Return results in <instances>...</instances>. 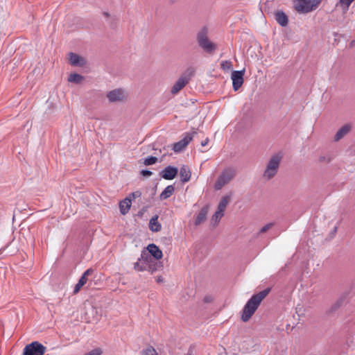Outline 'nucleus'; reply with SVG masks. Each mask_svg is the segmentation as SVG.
Listing matches in <instances>:
<instances>
[{
    "label": "nucleus",
    "mask_w": 355,
    "mask_h": 355,
    "mask_svg": "<svg viewBox=\"0 0 355 355\" xmlns=\"http://www.w3.org/2000/svg\"><path fill=\"white\" fill-rule=\"evenodd\" d=\"M235 175L236 170L234 168L230 167L224 169L215 183V189H221L225 185L228 184L235 177Z\"/></svg>",
    "instance_id": "nucleus-4"
},
{
    "label": "nucleus",
    "mask_w": 355,
    "mask_h": 355,
    "mask_svg": "<svg viewBox=\"0 0 355 355\" xmlns=\"http://www.w3.org/2000/svg\"><path fill=\"white\" fill-rule=\"evenodd\" d=\"M171 4L176 3L178 0H168Z\"/></svg>",
    "instance_id": "nucleus-37"
},
{
    "label": "nucleus",
    "mask_w": 355,
    "mask_h": 355,
    "mask_svg": "<svg viewBox=\"0 0 355 355\" xmlns=\"http://www.w3.org/2000/svg\"><path fill=\"white\" fill-rule=\"evenodd\" d=\"M141 174L144 177H149L153 174V173L148 170H142L141 171Z\"/></svg>",
    "instance_id": "nucleus-33"
},
{
    "label": "nucleus",
    "mask_w": 355,
    "mask_h": 355,
    "mask_svg": "<svg viewBox=\"0 0 355 355\" xmlns=\"http://www.w3.org/2000/svg\"><path fill=\"white\" fill-rule=\"evenodd\" d=\"M196 134V131L191 132H186L183 135V138L173 145V150L175 153L181 152L192 140L193 137Z\"/></svg>",
    "instance_id": "nucleus-7"
},
{
    "label": "nucleus",
    "mask_w": 355,
    "mask_h": 355,
    "mask_svg": "<svg viewBox=\"0 0 355 355\" xmlns=\"http://www.w3.org/2000/svg\"><path fill=\"white\" fill-rule=\"evenodd\" d=\"M157 161V158L156 157L150 156L144 159V164L146 166L152 165L155 164Z\"/></svg>",
    "instance_id": "nucleus-27"
},
{
    "label": "nucleus",
    "mask_w": 355,
    "mask_h": 355,
    "mask_svg": "<svg viewBox=\"0 0 355 355\" xmlns=\"http://www.w3.org/2000/svg\"><path fill=\"white\" fill-rule=\"evenodd\" d=\"M206 215H207V210L205 209H201L196 218L195 224L199 225L202 221H204L206 218Z\"/></svg>",
    "instance_id": "nucleus-24"
},
{
    "label": "nucleus",
    "mask_w": 355,
    "mask_h": 355,
    "mask_svg": "<svg viewBox=\"0 0 355 355\" xmlns=\"http://www.w3.org/2000/svg\"><path fill=\"white\" fill-rule=\"evenodd\" d=\"M224 216V212L220 211L218 210H216V212L214 214L211 218V224L214 226H216L218 225L219 221L220 220L221 218Z\"/></svg>",
    "instance_id": "nucleus-23"
},
{
    "label": "nucleus",
    "mask_w": 355,
    "mask_h": 355,
    "mask_svg": "<svg viewBox=\"0 0 355 355\" xmlns=\"http://www.w3.org/2000/svg\"><path fill=\"white\" fill-rule=\"evenodd\" d=\"M322 0H293L294 9L299 13H308L315 10Z\"/></svg>",
    "instance_id": "nucleus-3"
},
{
    "label": "nucleus",
    "mask_w": 355,
    "mask_h": 355,
    "mask_svg": "<svg viewBox=\"0 0 355 355\" xmlns=\"http://www.w3.org/2000/svg\"><path fill=\"white\" fill-rule=\"evenodd\" d=\"M130 207H131V199L129 198H125V199H123V200H121L119 202L120 212L123 215H125L128 212Z\"/></svg>",
    "instance_id": "nucleus-15"
},
{
    "label": "nucleus",
    "mask_w": 355,
    "mask_h": 355,
    "mask_svg": "<svg viewBox=\"0 0 355 355\" xmlns=\"http://www.w3.org/2000/svg\"><path fill=\"white\" fill-rule=\"evenodd\" d=\"M189 82V80L187 78L181 75V76L173 85V89H183Z\"/></svg>",
    "instance_id": "nucleus-21"
},
{
    "label": "nucleus",
    "mask_w": 355,
    "mask_h": 355,
    "mask_svg": "<svg viewBox=\"0 0 355 355\" xmlns=\"http://www.w3.org/2000/svg\"><path fill=\"white\" fill-rule=\"evenodd\" d=\"M209 142V139H206L205 141H202L201 145L202 146H205Z\"/></svg>",
    "instance_id": "nucleus-36"
},
{
    "label": "nucleus",
    "mask_w": 355,
    "mask_h": 355,
    "mask_svg": "<svg viewBox=\"0 0 355 355\" xmlns=\"http://www.w3.org/2000/svg\"><path fill=\"white\" fill-rule=\"evenodd\" d=\"M175 191V187L173 185L167 186L164 191L161 193L159 196V198L161 200H166L171 197Z\"/></svg>",
    "instance_id": "nucleus-20"
},
{
    "label": "nucleus",
    "mask_w": 355,
    "mask_h": 355,
    "mask_svg": "<svg viewBox=\"0 0 355 355\" xmlns=\"http://www.w3.org/2000/svg\"><path fill=\"white\" fill-rule=\"evenodd\" d=\"M141 196V193L139 191H136L130 193L128 198H129L132 200V198L135 199V198H139Z\"/></svg>",
    "instance_id": "nucleus-32"
},
{
    "label": "nucleus",
    "mask_w": 355,
    "mask_h": 355,
    "mask_svg": "<svg viewBox=\"0 0 355 355\" xmlns=\"http://www.w3.org/2000/svg\"><path fill=\"white\" fill-rule=\"evenodd\" d=\"M149 253L157 260L162 259L163 254L162 250L153 243L149 244L147 247Z\"/></svg>",
    "instance_id": "nucleus-13"
},
{
    "label": "nucleus",
    "mask_w": 355,
    "mask_h": 355,
    "mask_svg": "<svg viewBox=\"0 0 355 355\" xmlns=\"http://www.w3.org/2000/svg\"><path fill=\"white\" fill-rule=\"evenodd\" d=\"M195 73L196 69L193 67H189L184 71L182 75L190 80L191 77L194 76Z\"/></svg>",
    "instance_id": "nucleus-25"
},
{
    "label": "nucleus",
    "mask_w": 355,
    "mask_h": 355,
    "mask_svg": "<svg viewBox=\"0 0 355 355\" xmlns=\"http://www.w3.org/2000/svg\"><path fill=\"white\" fill-rule=\"evenodd\" d=\"M180 176L182 182H188L191 178V171L187 166H182L180 170Z\"/></svg>",
    "instance_id": "nucleus-17"
},
{
    "label": "nucleus",
    "mask_w": 355,
    "mask_h": 355,
    "mask_svg": "<svg viewBox=\"0 0 355 355\" xmlns=\"http://www.w3.org/2000/svg\"><path fill=\"white\" fill-rule=\"evenodd\" d=\"M270 288H266L252 296L243 307L241 320L247 322L254 313L261 301L268 295Z\"/></svg>",
    "instance_id": "nucleus-1"
},
{
    "label": "nucleus",
    "mask_w": 355,
    "mask_h": 355,
    "mask_svg": "<svg viewBox=\"0 0 355 355\" xmlns=\"http://www.w3.org/2000/svg\"><path fill=\"white\" fill-rule=\"evenodd\" d=\"M178 170L175 166H168L160 171L159 175L165 180H173L175 178Z\"/></svg>",
    "instance_id": "nucleus-10"
},
{
    "label": "nucleus",
    "mask_w": 355,
    "mask_h": 355,
    "mask_svg": "<svg viewBox=\"0 0 355 355\" xmlns=\"http://www.w3.org/2000/svg\"><path fill=\"white\" fill-rule=\"evenodd\" d=\"M163 282V279L161 277H158L157 278V282Z\"/></svg>",
    "instance_id": "nucleus-38"
},
{
    "label": "nucleus",
    "mask_w": 355,
    "mask_h": 355,
    "mask_svg": "<svg viewBox=\"0 0 355 355\" xmlns=\"http://www.w3.org/2000/svg\"><path fill=\"white\" fill-rule=\"evenodd\" d=\"M84 78L83 76L78 73H71L69 75L67 80L69 83H74L76 84L80 83L83 80Z\"/></svg>",
    "instance_id": "nucleus-22"
},
{
    "label": "nucleus",
    "mask_w": 355,
    "mask_h": 355,
    "mask_svg": "<svg viewBox=\"0 0 355 355\" xmlns=\"http://www.w3.org/2000/svg\"><path fill=\"white\" fill-rule=\"evenodd\" d=\"M197 40L199 46L206 52L212 53L215 51L216 45L209 40L207 28H204L198 32Z\"/></svg>",
    "instance_id": "nucleus-5"
},
{
    "label": "nucleus",
    "mask_w": 355,
    "mask_h": 355,
    "mask_svg": "<svg viewBox=\"0 0 355 355\" xmlns=\"http://www.w3.org/2000/svg\"><path fill=\"white\" fill-rule=\"evenodd\" d=\"M148 271H150L152 273L156 270V268L155 265L151 264V258L149 257L147 258V270Z\"/></svg>",
    "instance_id": "nucleus-30"
},
{
    "label": "nucleus",
    "mask_w": 355,
    "mask_h": 355,
    "mask_svg": "<svg viewBox=\"0 0 355 355\" xmlns=\"http://www.w3.org/2000/svg\"><path fill=\"white\" fill-rule=\"evenodd\" d=\"M324 157H320V161H322V160H324Z\"/></svg>",
    "instance_id": "nucleus-40"
},
{
    "label": "nucleus",
    "mask_w": 355,
    "mask_h": 355,
    "mask_svg": "<svg viewBox=\"0 0 355 355\" xmlns=\"http://www.w3.org/2000/svg\"><path fill=\"white\" fill-rule=\"evenodd\" d=\"M220 67L224 70H229L232 68V64L230 61L224 60L220 63Z\"/></svg>",
    "instance_id": "nucleus-28"
},
{
    "label": "nucleus",
    "mask_w": 355,
    "mask_h": 355,
    "mask_svg": "<svg viewBox=\"0 0 355 355\" xmlns=\"http://www.w3.org/2000/svg\"><path fill=\"white\" fill-rule=\"evenodd\" d=\"M352 126L349 124H345L342 126L334 135V141H338L347 135L351 130Z\"/></svg>",
    "instance_id": "nucleus-12"
},
{
    "label": "nucleus",
    "mask_w": 355,
    "mask_h": 355,
    "mask_svg": "<svg viewBox=\"0 0 355 355\" xmlns=\"http://www.w3.org/2000/svg\"><path fill=\"white\" fill-rule=\"evenodd\" d=\"M144 355H158V353L153 347H148L144 352Z\"/></svg>",
    "instance_id": "nucleus-29"
},
{
    "label": "nucleus",
    "mask_w": 355,
    "mask_h": 355,
    "mask_svg": "<svg viewBox=\"0 0 355 355\" xmlns=\"http://www.w3.org/2000/svg\"><path fill=\"white\" fill-rule=\"evenodd\" d=\"M282 157V153H277L270 157L263 173L264 180H270L277 174Z\"/></svg>",
    "instance_id": "nucleus-2"
},
{
    "label": "nucleus",
    "mask_w": 355,
    "mask_h": 355,
    "mask_svg": "<svg viewBox=\"0 0 355 355\" xmlns=\"http://www.w3.org/2000/svg\"><path fill=\"white\" fill-rule=\"evenodd\" d=\"M273 226L272 223H268L265 225L263 227L261 228L259 230V234L265 233L269 229H270Z\"/></svg>",
    "instance_id": "nucleus-31"
},
{
    "label": "nucleus",
    "mask_w": 355,
    "mask_h": 355,
    "mask_svg": "<svg viewBox=\"0 0 355 355\" xmlns=\"http://www.w3.org/2000/svg\"><path fill=\"white\" fill-rule=\"evenodd\" d=\"M231 78L234 89H239L243 83V72L241 71H234L232 73Z\"/></svg>",
    "instance_id": "nucleus-11"
},
{
    "label": "nucleus",
    "mask_w": 355,
    "mask_h": 355,
    "mask_svg": "<svg viewBox=\"0 0 355 355\" xmlns=\"http://www.w3.org/2000/svg\"><path fill=\"white\" fill-rule=\"evenodd\" d=\"M147 258L144 257V254H141V258L139 259L138 261L134 264L135 270L137 271H144L147 270Z\"/></svg>",
    "instance_id": "nucleus-14"
},
{
    "label": "nucleus",
    "mask_w": 355,
    "mask_h": 355,
    "mask_svg": "<svg viewBox=\"0 0 355 355\" xmlns=\"http://www.w3.org/2000/svg\"><path fill=\"white\" fill-rule=\"evenodd\" d=\"M83 286L82 284L80 285V283L78 282L75 287H74V289H73V293L74 294H76L79 292V291L80 290V288L83 287Z\"/></svg>",
    "instance_id": "nucleus-34"
},
{
    "label": "nucleus",
    "mask_w": 355,
    "mask_h": 355,
    "mask_svg": "<svg viewBox=\"0 0 355 355\" xmlns=\"http://www.w3.org/2000/svg\"><path fill=\"white\" fill-rule=\"evenodd\" d=\"M171 91H172V92H173V94H178V92L180 90L175 89V90H171Z\"/></svg>",
    "instance_id": "nucleus-39"
},
{
    "label": "nucleus",
    "mask_w": 355,
    "mask_h": 355,
    "mask_svg": "<svg viewBox=\"0 0 355 355\" xmlns=\"http://www.w3.org/2000/svg\"><path fill=\"white\" fill-rule=\"evenodd\" d=\"M68 61L71 65L76 67H83L86 64L83 57L72 52L68 54Z\"/></svg>",
    "instance_id": "nucleus-9"
},
{
    "label": "nucleus",
    "mask_w": 355,
    "mask_h": 355,
    "mask_svg": "<svg viewBox=\"0 0 355 355\" xmlns=\"http://www.w3.org/2000/svg\"><path fill=\"white\" fill-rule=\"evenodd\" d=\"M343 299H340L339 300H338V301L336 302V303L334 305V309H337V308H338L339 306H341V304H342V303H343Z\"/></svg>",
    "instance_id": "nucleus-35"
},
{
    "label": "nucleus",
    "mask_w": 355,
    "mask_h": 355,
    "mask_svg": "<svg viewBox=\"0 0 355 355\" xmlns=\"http://www.w3.org/2000/svg\"><path fill=\"white\" fill-rule=\"evenodd\" d=\"M46 352V347L42 344L35 341L27 345L22 355H44Z\"/></svg>",
    "instance_id": "nucleus-6"
},
{
    "label": "nucleus",
    "mask_w": 355,
    "mask_h": 355,
    "mask_svg": "<svg viewBox=\"0 0 355 355\" xmlns=\"http://www.w3.org/2000/svg\"><path fill=\"white\" fill-rule=\"evenodd\" d=\"M230 200H231L230 195H227V196H223L219 202V204L217 207V210L222 211V212H225L227 205L230 202Z\"/></svg>",
    "instance_id": "nucleus-18"
},
{
    "label": "nucleus",
    "mask_w": 355,
    "mask_h": 355,
    "mask_svg": "<svg viewBox=\"0 0 355 355\" xmlns=\"http://www.w3.org/2000/svg\"><path fill=\"white\" fill-rule=\"evenodd\" d=\"M149 228L152 232H159L162 227L160 223L158 222V216H154L149 222Z\"/></svg>",
    "instance_id": "nucleus-19"
},
{
    "label": "nucleus",
    "mask_w": 355,
    "mask_h": 355,
    "mask_svg": "<svg viewBox=\"0 0 355 355\" xmlns=\"http://www.w3.org/2000/svg\"><path fill=\"white\" fill-rule=\"evenodd\" d=\"M275 19L277 23L282 26H286L288 24V17L282 11H277L275 13Z\"/></svg>",
    "instance_id": "nucleus-16"
},
{
    "label": "nucleus",
    "mask_w": 355,
    "mask_h": 355,
    "mask_svg": "<svg viewBox=\"0 0 355 355\" xmlns=\"http://www.w3.org/2000/svg\"><path fill=\"white\" fill-rule=\"evenodd\" d=\"M107 97L112 103L122 102L126 99L127 94H125L123 90H110L107 93Z\"/></svg>",
    "instance_id": "nucleus-8"
},
{
    "label": "nucleus",
    "mask_w": 355,
    "mask_h": 355,
    "mask_svg": "<svg viewBox=\"0 0 355 355\" xmlns=\"http://www.w3.org/2000/svg\"><path fill=\"white\" fill-rule=\"evenodd\" d=\"M92 272H93V270L91 268L87 269L86 271H85V272L83 273V275L81 276V277L80 278V279L78 281V282L80 283V285L82 284L83 286H84L87 282V277L89 276V275H91Z\"/></svg>",
    "instance_id": "nucleus-26"
}]
</instances>
